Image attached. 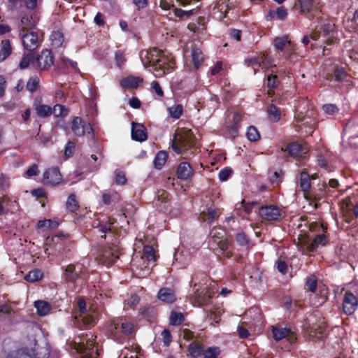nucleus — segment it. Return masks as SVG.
<instances>
[{
	"label": "nucleus",
	"mask_w": 358,
	"mask_h": 358,
	"mask_svg": "<svg viewBox=\"0 0 358 358\" xmlns=\"http://www.w3.org/2000/svg\"><path fill=\"white\" fill-rule=\"evenodd\" d=\"M140 58L145 67H152L151 71L157 78L162 77L173 68V57L166 55L164 52L155 48L142 50Z\"/></svg>",
	"instance_id": "f257e3e1"
},
{
	"label": "nucleus",
	"mask_w": 358,
	"mask_h": 358,
	"mask_svg": "<svg viewBox=\"0 0 358 358\" xmlns=\"http://www.w3.org/2000/svg\"><path fill=\"white\" fill-rule=\"evenodd\" d=\"M96 336L92 334L78 336V341H74L73 348L81 355V358H96L99 355L96 345Z\"/></svg>",
	"instance_id": "f03ea898"
},
{
	"label": "nucleus",
	"mask_w": 358,
	"mask_h": 358,
	"mask_svg": "<svg viewBox=\"0 0 358 358\" xmlns=\"http://www.w3.org/2000/svg\"><path fill=\"white\" fill-rule=\"evenodd\" d=\"M195 143V137L190 130L180 131L174 136L172 148L176 152L180 154L194 147Z\"/></svg>",
	"instance_id": "7ed1b4c3"
},
{
	"label": "nucleus",
	"mask_w": 358,
	"mask_h": 358,
	"mask_svg": "<svg viewBox=\"0 0 358 358\" xmlns=\"http://www.w3.org/2000/svg\"><path fill=\"white\" fill-rule=\"evenodd\" d=\"M194 293L192 297V301L194 306H201L206 304L211 297V293L208 289V286L204 284L194 285Z\"/></svg>",
	"instance_id": "20e7f679"
},
{
	"label": "nucleus",
	"mask_w": 358,
	"mask_h": 358,
	"mask_svg": "<svg viewBox=\"0 0 358 358\" xmlns=\"http://www.w3.org/2000/svg\"><path fill=\"white\" fill-rule=\"evenodd\" d=\"M54 63V57L50 50L44 49L40 54L34 57L32 62V66L38 71L48 69Z\"/></svg>",
	"instance_id": "39448f33"
},
{
	"label": "nucleus",
	"mask_w": 358,
	"mask_h": 358,
	"mask_svg": "<svg viewBox=\"0 0 358 358\" xmlns=\"http://www.w3.org/2000/svg\"><path fill=\"white\" fill-rule=\"evenodd\" d=\"M19 35L22 39V45L24 49L29 51L35 50L40 45L41 40L36 31H20Z\"/></svg>",
	"instance_id": "423d86ee"
},
{
	"label": "nucleus",
	"mask_w": 358,
	"mask_h": 358,
	"mask_svg": "<svg viewBox=\"0 0 358 358\" xmlns=\"http://www.w3.org/2000/svg\"><path fill=\"white\" fill-rule=\"evenodd\" d=\"M78 306L80 314L79 317L81 318L83 322L85 325H90L94 323L97 317L96 310L90 307L89 310L86 308V302L84 299H79Z\"/></svg>",
	"instance_id": "0eeeda50"
},
{
	"label": "nucleus",
	"mask_w": 358,
	"mask_h": 358,
	"mask_svg": "<svg viewBox=\"0 0 358 358\" xmlns=\"http://www.w3.org/2000/svg\"><path fill=\"white\" fill-rule=\"evenodd\" d=\"M301 14L309 18L317 15L320 6V0H298Z\"/></svg>",
	"instance_id": "6e6552de"
},
{
	"label": "nucleus",
	"mask_w": 358,
	"mask_h": 358,
	"mask_svg": "<svg viewBox=\"0 0 358 358\" xmlns=\"http://www.w3.org/2000/svg\"><path fill=\"white\" fill-rule=\"evenodd\" d=\"M120 252L117 246L113 245L101 252L99 261L107 266L114 264L119 258Z\"/></svg>",
	"instance_id": "1a4fd4ad"
},
{
	"label": "nucleus",
	"mask_w": 358,
	"mask_h": 358,
	"mask_svg": "<svg viewBox=\"0 0 358 358\" xmlns=\"http://www.w3.org/2000/svg\"><path fill=\"white\" fill-rule=\"evenodd\" d=\"M358 306V299L351 292L347 291L345 293L343 309L346 315H352L355 313Z\"/></svg>",
	"instance_id": "9d476101"
},
{
	"label": "nucleus",
	"mask_w": 358,
	"mask_h": 358,
	"mask_svg": "<svg viewBox=\"0 0 358 358\" xmlns=\"http://www.w3.org/2000/svg\"><path fill=\"white\" fill-rule=\"evenodd\" d=\"M71 129L73 132L78 136H83L85 132L90 134L92 132V128L88 123L84 122L80 117H75L71 122Z\"/></svg>",
	"instance_id": "9b49d317"
},
{
	"label": "nucleus",
	"mask_w": 358,
	"mask_h": 358,
	"mask_svg": "<svg viewBox=\"0 0 358 358\" xmlns=\"http://www.w3.org/2000/svg\"><path fill=\"white\" fill-rule=\"evenodd\" d=\"M83 272V266L80 264H69L66 266L64 278L68 282H75Z\"/></svg>",
	"instance_id": "f8f14e48"
},
{
	"label": "nucleus",
	"mask_w": 358,
	"mask_h": 358,
	"mask_svg": "<svg viewBox=\"0 0 358 358\" xmlns=\"http://www.w3.org/2000/svg\"><path fill=\"white\" fill-rule=\"evenodd\" d=\"M38 19L37 16L32 13H27L24 15L19 24L18 28L19 31H32L31 29L36 25Z\"/></svg>",
	"instance_id": "ddd939ff"
},
{
	"label": "nucleus",
	"mask_w": 358,
	"mask_h": 358,
	"mask_svg": "<svg viewBox=\"0 0 358 358\" xmlns=\"http://www.w3.org/2000/svg\"><path fill=\"white\" fill-rule=\"evenodd\" d=\"M282 150L288 152L289 155L294 158H298L306 154L308 149L303 145L298 143H292L282 147Z\"/></svg>",
	"instance_id": "4468645a"
},
{
	"label": "nucleus",
	"mask_w": 358,
	"mask_h": 358,
	"mask_svg": "<svg viewBox=\"0 0 358 358\" xmlns=\"http://www.w3.org/2000/svg\"><path fill=\"white\" fill-rule=\"evenodd\" d=\"M273 336L275 341H279L282 338H287V340L292 343L296 340L295 334L289 329L282 328L278 327H273L272 329Z\"/></svg>",
	"instance_id": "2eb2a0df"
},
{
	"label": "nucleus",
	"mask_w": 358,
	"mask_h": 358,
	"mask_svg": "<svg viewBox=\"0 0 358 358\" xmlns=\"http://www.w3.org/2000/svg\"><path fill=\"white\" fill-rule=\"evenodd\" d=\"M43 181L45 184L56 185L61 182L62 176L56 168L49 169L43 173Z\"/></svg>",
	"instance_id": "dca6fc26"
},
{
	"label": "nucleus",
	"mask_w": 358,
	"mask_h": 358,
	"mask_svg": "<svg viewBox=\"0 0 358 358\" xmlns=\"http://www.w3.org/2000/svg\"><path fill=\"white\" fill-rule=\"evenodd\" d=\"M120 331L125 335H129L134 332V325L126 319L119 318L114 321L111 331Z\"/></svg>",
	"instance_id": "f3484780"
},
{
	"label": "nucleus",
	"mask_w": 358,
	"mask_h": 358,
	"mask_svg": "<svg viewBox=\"0 0 358 358\" xmlns=\"http://www.w3.org/2000/svg\"><path fill=\"white\" fill-rule=\"evenodd\" d=\"M262 217L266 220H275L280 216V210L273 205L262 207L259 209Z\"/></svg>",
	"instance_id": "a211bd4d"
},
{
	"label": "nucleus",
	"mask_w": 358,
	"mask_h": 358,
	"mask_svg": "<svg viewBox=\"0 0 358 358\" xmlns=\"http://www.w3.org/2000/svg\"><path fill=\"white\" fill-rule=\"evenodd\" d=\"M131 137L134 140L137 141H144L147 139V134L145 127L138 123H132L131 127Z\"/></svg>",
	"instance_id": "6ab92c4d"
},
{
	"label": "nucleus",
	"mask_w": 358,
	"mask_h": 358,
	"mask_svg": "<svg viewBox=\"0 0 358 358\" xmlns=\"http://www.w3.org/2000/svg\"><path fill=\"white\" fill-rule=\"evenodd\" d=\"M192 58L194 66L199 68L204 60V55L201 49L200 45L193 44L192 46Z\"/></svg>",
	"instance_id": "aec40b11"
},
{
	"label": "nucleus",
	"mask_w": 358,
	"mask_h": 358,
	"mask_svg": "<svg viewBox=\"0 0 358 358\" xmlns=\"http://www.w3.org/2000/svg\"><path fill=\"white\" fill-rule=\"evenodd\" d=\"M194 174V171L189 164L187 162H182L179 164L177 169V176L179 178L187 180L191 178Z\"/></svg>",
	"instance_id": "412c9836"
},
{
	"label": "nucleus",
	"mask_w": 358,
	"mask_h": 358,
	"mask_svg": "<svg viewBox=\"0 0 358 358\" xmlns=\"http://www.w3.org/2000/svg\"><path fill=\"white\" fill-rule=\"evenodd\" d=\"M245 62L248 64V66L257 65L262 68H269L272 66L269 59L267 58L264 55L257 58L255 57L246 59Z\"/></svg>",
	"instance_id": "4be33fe9"
},
{
	"label": "nucleus",
	"mask_w": 358,
	"mask_h": 358,
	"mask_svg": "<svg viewBox=\"0 0 358 358\" xmlns=\"http://www.w3.org/2000/svg\"><path fill=\"white\" fill-rule=\"evenodd\" d=\"M157 296L159 300L165 303H173L176 299L174 292L171 289L166 287L159 289Z\"/></svg>",
	"instance_id": "5701e85b"
},
{
	"label": "nucleus",
	"mask_w": 358,
	"mask_h": 358,
	"mask_svg": "<svg viewBox=\"0 0 358 358\" xmlns=\"http://www.w3.org/2000/svg\"><path fill=\"white\" fill-rule=\"evenodd\" d=\"M273 44L276 50H282L284 48H288L290 52L289 54H292L293 45L291 41L288 40L287 36H283L275 38Z\"/></svg>",
	"instance_id": "b1692460"
},
{
	"label": "nucleus",
	"mask_w": 358,
	"mask_h": 358,
	"mask_svg": "<svg viewBox=\"0 0 358 358\" xmlns=\"http://www.w3.org/2000/svg\"><path fill=\"white\" fill-rule=\"evenodd\" d=\"M296 120L298 122H301V125L300 126V129H303L304 127L305 129L308 128V130H305L306 134H311L313 131V127L315 124V121L308 117H301V115H297Z\"/></svg>",
	"instance_id": "393cba45"
},
{
	"label": "nucleus",
	"mask_w": 358,
	"mask_h": 358,
	"mask_svg": "<svg viewBox=\"0 0 358 358\" xmlns=\"http://www.w3.org/2000/svg\"><path fill=\"white\" fill-rule=\"evenodd\" d=\"M341 184L337 179H330L328 184L324 185V191L327 193L331 192L330 189H336L341 194H343L350 187L346 186L345 188H341Z\"/></svg>",
	"instance_id": "a878e982"
},
{
	"label": "nucleus",
	"mask_w": 358,
	"mask_h": 358,
	"mask_svg": "<svg viewBox=\"0 0 358 358\" xmlns=\"http://www.w3.org/2000/svg\"><path fill=\"white\" fill-rule=\"evenodd\" d=\"M142 82L141 78L130 76L122 79L120 84L123 87L134 88L137 87Z\"/></svg>",
	"instance_id": "bb28decb"
},
{
	"label": "nucleus",
	"mask_w": 358,
	"mask_h": 358,
	"mask_svg": "<svg viewBox=\"0 0 358 358\" xmlns=\"http://www.w3.org/2000/svg\"><path fill=\"white\" fill-rule=\"evenodd\" d=\"M320 29L322 30L324 37H327L326 43L327 45L336 41L334 36L333 25L331 24H324L320 27Z\"/></svg>",
	"instance_id": "cd10ccee"
},
{
	"label": "nucleus",
	"mask_w": 358,
	"mask_h": 358,
	"mask_svg": "<svg viewBox=\"0 0 358 358\" xmlns=\"http://www.w3.org/2000/svg\"><path fill=\"white\" fill-rule=\"evenodd\" d=\"M12 52L10 42L8 39L3 40L1 43L0 62H3Z\"/></svg>",
	"instance_id": "c85d7f7f"
},
{
	"label": "nucleus",
	"mask_w": 358,
	"mask_h": 358,
	"mask_svg": "<svg viewBox=\"0 0 358 358\" xmlns=\"http://www.w3.org/2000/svg\"><path fill=\"white\" fill-rule=\"evenodd\" d=\"M200 217L204 221L212 222L218 218V210L215 208L210 207L207 209L206 212H202L200 215Z\"/></svg>",
	"instance_id": "c756f323"
},
{
	"label": "nucleus",
	"mask_w": 358,
	"mask_h": 358,
	"mask_svg": "<svg viewBox=\"0 0 358 358\" xmlns=\"http://www.w3.org/2000/svg\"><path fill=\"white\" fill-rule=\"evenodd\" d=\"M327 329L324 326L313 325L309 329L308 333L313 338L320 339L326 335Z\"/></svg>",
	"instance_id": "7c9ffc66"
},
{
	"label": "nucleus",
	"mask_w": 358,
	"mask_h": 358,
	"mask_svg": "<svg viewBox=\"0 0 358 358\" xmlns=\"http://www.w3.org/2000/svg\"><path fill=\"white\" fill-rule=\"evenodd\" d=\"M50 39L52 46L58 48L62 46L64 42V36L60 31H55L52 32Z\"/></svg>",
	"instance_id": "2f4dec72"
},
{
	"label": "nucleus",
	"mask_w": 358,
	"mask_h": 358,
	"mask_svg": "<svg viewBox=\"0 0 358 358\" xmlns=\"http://www.w3.org/2000/svg\"><path fill=\"white\" fill-rule=\"evenodd\" d=\"M34 109L38 116L46 117L52 114V108L48 105L34 103Z\"/></svg>",
	"instance_id": "473e14b6"
},
{
	"label": "nucleus",
	"mask_w": 358,
	"mask_h": 358,
	"mask_svg": "<svg viewBox=\"0 0 358 358\" xmlns=\"http://www.w3.org/2000/svg\"><path fill=\"white\" fill-rule=\"evenodd\" d=\"M119 199V194L114 191L104 192L102 194V201L106 205L117 202Z\"/></svg>",
	"instance_id": "72a5a7b5"
},
{
	"label": "nucleus",
	"mask_w": 358,
	"mask_h": 358,
	"mask_svg": "<svg viewBox=\"0 0 358 358\" xmlns=\"http://www.w3.org/2000/svg\"><path fill=\"white\" fill-rule=\"evenodd\" d=\"M188 350L189 354L195 358H201L203 355V348L201 345L192 343L189 345Z\"/></svg>",
	"instance_id": "f704fd0d"
},
{
	"label": "nucleus",
	"mask_w": 358,
	"mask_h": 358,
	"mask_svg": "<svg viewBox=\"0 0 358 358\" xmlns=\"http://www.w3.org/2000/svg\"><path fill=\"white\" fill-rule=\"evenodd\" d=\"M37 313L41 316L46 315L50 310V306L44 301H38L34 303Z\"/></svg>",
	"instance_id": "c9c22d12"
},
{
	"label": "nucleus",
	"mask_w": 358,
	"mask_h": 358,
	"mask_svg": "<svg viewBox=\"0 0 358 358\" xmlns=\"http://www.w3.org/2000/svg\"><path fill=\"white\" fill-rule=\"evenodd\" d=\"M168 154L165 151H159L154 159L155 167L157 169H162L166 162Z\"/></svg>",
	"instance_id": "e433bc0d"
},
{
	"label": "nucleus",
	"mask_w": 358,
	"mask_h": 358,
	"mask_svg": "<svg viewBox=\"0 0 358 358\" xmlns=\"http://www.w3.org/2000/svg\"><path fill=\"white\" fill-rule=\"evenodd\" d=\"M310 178L306 171H302L300 175V187L302 191L307 192L310 188Z\"/></svg>",
	"instance_id": "4c0bfd02"
},
{
	"label": "nucleus",
	"mask_w": 358,
	"mask_h": 358,
	"mask_svg": "<svg viewBox=\"0 0 358 358\" xmlns=\"http://www.w3.org/2000/svg\"><path fill=\"white\" fill-rule=\"evenodd\" d=\"M267 113L268 118L273 122H278L280 118V110L273 104L268 106Z\"/></svg>",
	"instance_id": "58836bf2"
},
{
	"label": "nucleus",
	"mask_w": 358,
	"mask_h": 358,
	"mask_svg": "<svg viewBox=\"0 0 358 358\" xmlns=\"http://www.w3.org/2000/svg\"><path fill=\"white\" fill-rule=\"evenodd\" d=\"M142 259H146L149 262H152V263L156 261L155 250L152 246H144Z\"/></svg>",
	"instance_id": "ea45409f"
},
{
	"label": "nucleus",
	"mask_w": 358,
	"mask_h": 358,
	"mask_svg": "<svg viewBox=\"0 0 358 358\" xmlns=\"http://www.w3.org/2000/svg\"><path fill=\"white\" fill-rule=\"evenodd\" d=\"M59 225V223L56 221H52L51 220H40L37 224V227L38 229H42L43 230L48 229H56Z\"/></svg>",
	"instance_id": "a19ab883"
},
{
	"label": "nucleus",
	"mask_w": 358,
	"mask_h": 358,
	"mask_svg": "<svg viewBox=\"0 0 358 358\" xmlns=\"http://www.w3.org/2000/svg\"><path fill=\"white\" fill-rule=\"evenodd\" d=\"M317 241L313 240L311 242L308 241H304L301 243V248L303 252L305 254L315 252L317 248V245L316 243Z\"/></svg>",
	"instance_id": "79ce46f5"
},
{
	"label": "nucleus",
	"mask_w": 358,
	"mask_h": 358,
	"mask_svg": "<svg viewBox=\"0 0 358 358\" xmlns=\"http://www.w3.org/2000/svg\"><path fill=\"white\" fill-rule=\"evenodd\" d=\"M183 108L180 104L174 105L168 108V112L172 118L178 119L182 114Z\"/></svg>",
	"instance_id": "37998d69"
},
{
	"label": "nucleus",
	"mask_w": 358,
	"mask_h": 358,
	"mask_svg": "<svg viewBox=\"0 0 358 358\" xmlns=\"http://www.w3.org/2000/svg\"><path fill=\"white\" fill-rule=\"evenodd\" d=\"M43 276V273L39 269H34L29 271L25 276L24 279L31 282H34L40 280Z\"/></svg>",
	"instance_id": "c03bdc74"
},
{
	"label": "nucleus",
	"mask_w": 358,
	"mask_h": 358,
	"mask_svg": "<svg viewBox=\"0 0 358 358\" xmlns=\"http://www.w3.org/2000/svg\"><path fill=\"white\" fill-rule=\"evenodd\" d=\"M334 76L337 81L346 80L348 78V74L345 69L343 67L336 66L334 70Z\"/></svg>",
	"instance_id": "a18cd8bd"
},
{
	"label": "nucleus",
	"mask_w": 358,
	"mask_h": 358,
	"mask_svg": "<svg viewBox=\"0 0 358 358\" xmlns=\"http://www.w3.org/2000/svg\"><path fill=\"white\" fill-rule=\"evenodd\" d=\"M184 321V315L181 313L172 311L170 314L169 322L171 325H179Z\"/></svg>",
	"instance_id": "49530a36"
},
{
	"label": "nucleus",
	"mask_w": 358,
	"mask_h": 358,
	"mask_svg": "<svg viewBox=\"0 0 358 358\" xmlns=\"http://www.w3.org/2000/svg\"><path fill=\"white\" fill-rule=\"evenodd\" d=\"M39 78L37 76L31 77L27 83L26 87L31 92H35L39 86Z\"/></svg>",
	"instance_id": "de8ad7c7"
},
{
	"label": "nucleus",
	"mask_w": 358,
	"mask_h": 358,
	"mask_svg": "<svg viewBox=\"0 0 358 358\" xmlns=\"http://www.w3.org/2000/svg\"><path fill=\"white\" fill-rule=\"evenodd\" d=\"M52 113L55 117H63L68 114V110L64 106L60 104H56L53 108H52Z\"/></svg>",
	"instance_id": "09e8293b"
},
{
	"label": "nucleus",
	"mask_w": 358,
	"mask_h": 358,
	"mask_svg": "<svg viewBox=\"0 0 358 358\" xmlns=\"http://www.w3.org/2000/svg\"><path fill=\"white\" fill-rule=\"evenodd\" d=\"M66 207L71 212H75L78 208V203L75 194H71L66 201Z\"/></svg>",
	"instance_id": "8fccbe9b"
},
{
	"label": "nucleus",
	"mask_w": 358,
	"mask_h": 358,
	"mask_svg": "<svg viewBox=\"0 0 358 358\" xmlns=\"http://www.w3.org/2000/svg\"><path fill=\"white\" fill-rule=\"evenodd\" d=\"M246 136L248 140L250 141H256L260 138V135L257 129L252 126L248 127Z\"/></svg>",
	"instance_id": "3c124183"
},
{
	"label": "nucleus",
	"mask_w": 358,
	"mask_h": 358,
	"mask_svg": "<svg viewBox=\"0 0 358 358\" xmlns=\"http://www.w3.org/2000/svg\"><path fill=\"white\" fill-rule=\"evenodd\" d=\"M33 60H34V57L31 54H28L23 56L20 63V68L21 69H24L27 68L29 65L32 66Z\"/></svg>",
	"instance_id": "603ef678"
},
{
	"label": "nucleus",
	"mask_w": 358,
	"mask_h": 358,
	"mask_svg": "<svg viewBox=\"0 0 358 358\" xmlns=\"http://www.w3.org/2000/svg\"><path fill=\"white\" fill-rule=\"evenodd\" d=\"M317 278L315 275H312L306 278V286L308 289L311 292H315L317 288Z\"/></svg>",
	"instance_id": "864d4df0"
},
{
	"label": "nucleus",
	"mask_w": 358,
	"mask_h": 358,
	"mask_svg": "<svg viewBox=\"0 0 358 358\" xmlns=\"http://www.w3.org/2000/svg\"><path fill=\"white\" fill-rule=\"evenodd\" d=\"M219 354V350L217 348H209L203 350V357L204 358H216Z\"/></svg>",
	"instance_id": "5fc2aeb1"
},
{
	"label": "nucleus",
	"mask_w": 358,
	"mask_h": 358,
	"mask_svg": "<svg viewBox=\"0 0 358 358\" xmlns=\"http://www.w3.org/2000/svg\"><path fill=\"white\" fill-rule=\"evenodd\" d=\"M231 173L232 171L230 168H224L219 173L218 177L220 180L222 182L227 180Z\"/></svg>",
	"instance_id": "6e6d98bb"
},
{
	"label": "nucleus",
	"mask_w": 358,
	"mask_h": 358,
	"mask_svg": "<svg viewBox=\"0 0 358 358\" xmlns=\"http://www.w3.org/2000/svg\"><path fill=\"white\" fill-rule=\"evenodd\" d=\"M188 29L194 32L199 31L201 29H204V24L203 20L199 18L198 20V24L196 23H190L188 24Z\"/></svg>",
	"instance_id": "4d7b16f0"
},
{
	"label": "nucleus",
	"mask_w": 358,
	"mask_h": 358,
	"mask_svg": "<svg viewBox=\"0 0 358 358\" xmlns=\"http://www.w3.org/2000/svg\"><path fill=\"white\" fill-rule=\"evenodd\" d=\"M273 15L276 16L278 20H284L287 16V10L283 6L278 7Z\"/></svg>",
	"instance_id": "13d9d810"
},
{
	"label": "nucleus",
	"mask_w": 358,
	"mask_h": 358,
	"mask_svg": "<svg viewBox=\"0 0 358 358\" xmlns=\"http://www.w3.org/2000/svg\"><path fill=\"white\" fill-rule=\"evenodd\" d=\"M323 110L328 115H334L338 112L337 106L334 104H326L323 106Z\"/></svg>",
	"instance_id": "bf43d9fd"
},
{
	"label": "nucleus",
	"mask_w": 358,
	"mask_h": 358,
	"mask_svg": "<svg viewBox=\"0 0 358 358\" xmlns=\"http://www.w3.org/2000/svg\"><path fill=\"white\" fill-rule=\"evenodd\" d=\"M182 253H183V252H177L174 255V258H175L176 261L179 260L180 262L181 263V265L182 266L185 267L186 266H187L189 264L190 258L189 256H187L186 258L182 259L181 257L182 256Z\"/></svg>",
	"instance_id": "052dcab7"
},
{
	"label": "nucleus",
	"mask_w": 358,
	"mask_h": 358,
	"mask_svg": "<svg viewBox=\"0 0 358 358\" xmlns=\"http://www.w3.org/2000/svg\"><path fill=\"white\" fill-rule=\"evenodd\" d=\"M75 148V143L71 141H68L64 150V155L66 157H70L73 154V150Z\"/></svg>",
	"instance_id": "680f3d73"
},
{
	"label": "nucleus",
	"mask_w": 358,
	"mask_h": 358,
	"mask_svg": "<svg viewBox=\"0 0 358 358\" xmlns=\"http://www.w3.org/2000/svg\"><path fill=\"white\" fill-rule=\"evenodd\" d=\"M161 335H162V341H163L164 345L169 346L171 341V336L170 331L167 329H164L162 332Z\"/></svg>",
	"instance_id": "e2e57ef3"
},
{
	"label": "nucleus",
	"mask_w": 358,
	"mask_h": 358,
	"mask_svg": "<svg viewBox=\"0 0 358 358\" xmlns=\"http://www.w3.org/2000/svg\"><path fill=\"white\" fill-rule=\"evenodd\" d=\"M278 85V78L276 76H268L267 79V87L273 89Z\"/></svg>",
	"instance_id": "0e129e2a"
},
{
	"label": "nucleus",
	"mask_w": 358,
	"mask_h": 358,
	"mask_svg": "<svg viewBox=\"0 0 358 358\" xmlns=\"http://www.w3.org/2000/svg\"><path fill=\"white\" fill-rule=\"evenodd\" d=\"M139 302V297L136 294H132L131 296L125 301L127 305L134 307L137 305Z\"/></svg>",
	"instance_id": "69168bd1"
},
{
	"label": "nucleus",
	"mask_w": 358,
	"mask_h": 358,
	"mask_svg": "<svg viewBox=\"0 0 358 358\" xmlns=\"http://www.w3.org/2000/svg\"><path fill=\"white\" fill-rule=\"evenodd\" d=\"M210 234L213 238L222 239L224 235V231L221 228H214L211 231Z\"/></svg>",
	"instance_id": "338daca9"
},
{
	"label": "nucleus",
	"mask_w": 358,
	"mask_h": 358,
	"mask_svg": "<svg viewBox=\"0 0 358 358\" xmlns=\"http://www.w3.org/2000/svg\"><path fill=\"white\" fill-rule=\"evenodd\" d=\"M38 168L36 164H33L26 171L25 174L27 177H32L38 175Z\"/></svg>",
	"instance_id": "774afa93"
}]
</instances>
